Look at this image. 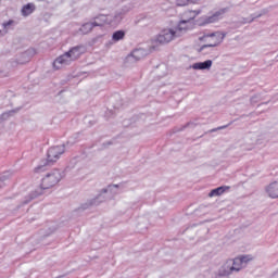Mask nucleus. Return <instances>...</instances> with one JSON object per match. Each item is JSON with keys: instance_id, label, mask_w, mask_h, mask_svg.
Listing matches in <instances>:
<instances>
[{"instance_id": "nucleus-1", "label": "nucleus", "mask_w": 278, "mask_h": 278, "mask_svg": "<svg viewBox=\"0 0 278 278\" xmlns=\"http://www.w3.org/2000/svg\"><path fill=\"white\" fill-rule=\"evenodd\" d=\"M64 178V172L60 169H53L51 173H48L46 177L41 179L40 189L31 191L22 202V205H27L34 201V199H38L42 194V190H49L53 188V186H58L60 181Z\"/></svg>"}, {"instance_id": "nucleus-2", "label": "nucleus", "mask_w": 278, "mask_h": 278, "mask_svg": "<svg viewBox=\"0 0 278 278\" xmlns=\"http://www.w3.org/2000/svg\"><path fill=\"white\" fill-rule=\"evenodd\" d=\"M64 153H66V144L64 143L61 146H53L49 148L46 161L43 162V164L35 168V173H42L46 166H53V164H55V162H58V160H60V157H62Z\"/></svg>"}, {"instance_id": "nucleus-3", "label": "nucleus", "mask_w": 278, "mask_h": 278, "mask_svg": "<svg viewBox=\"0 0 278 278\" xmlns=\"http://www.w3.org/2000/svg\"><path fill=\"white\" fill-rule=\"evenodd\" d=\"M81 49H84V46L73 47L70 51L56 58L54 64H65V66H68L71 62H76V60H79V58L84 55V51H81Z\"/></svg>"}, {"instance_id": "nucleus-4", "label": "nucleus", "mask_w": 278, "mask_h": 278, "mask_svg": "<svg viewBox=\"0 0 278 278\" xmlns=\"http://www.w3.org/2000/svg\"><path fill=\"white\" fill-rule=\"evenodd\" d=\"M227 12H229V8H223L210 16L204 15L200 17V25H210L212 23H218V21H220L225 16V14H227Z\"/></svg>"}, {"instance_id": "nucleus-5", "label": "nucleus", "mask_w": 278, "mask_h": 278, "mask_svg": "<svg viewBox=\"0 0 278 278\" xmlns=\"http://www.w3.org/2000/svg\"><path fill=\"white\" fill-rule=\"evenodd\" d=\"M226 36L227 34L220 33V31L204 35L203 38H214L215 40L212 43L203 45L199 49V53H201L202 51H205V49H214V47H218V45H220L223 40H225Z\"/></svg>"}, {"instance_id": "nucleus-6", "label": "nucleus", "mask_w": 278, "mask_h": 278, "mask_svg": "<svg viewBox=\"0 0 278 278\" xmlns=\"http://www.w3.org/2000/svg\"><path fill=\"white\" fill-rule=\"evenodd\" d=\"M125 10H121L115 12L114 15H106L108 16V21H109V25L111 27H116L118 25H121V22L125 18Z\"/></svg>"}, {"instance_id": "nucleus-7", "label": "nucleus", "mask_w": 278, "mask_h": 278, "mask_svg": "<svg viewBox=\"0 0 278 278\" xmlns=\"http://www.w3.org/2000/svg\"><path fill=\"white\" fill-rule=\"evenodd\" d=\"M110 190V188L108 187V189H102L100 194H98L94 199L87 201L85 204L81 205V210H88V207H92V205H99L101 203H103L104 198L101 199V194H108V191Z\"/></svg>"}, {"instance_id": "nucleus-8", "label": "nucleus", "mask_w": 278, "mask_h": 278, "mask_svg": "<svg viewBox=\"0 0 278 278\" xmlns=\"http://www.w3.org/2000/svg\"><path fill=\"white\" fill-rule=\"evenodd\" d=\"M175 38V30L173 29H165L163 30L156 38L160 45H168Z\"/></svg>"}, {"instance_id": "nucleus-9", "label": "nucleus", "mask_w": 278, "mask_h": 278, "mask_svg": "<svg viewBox=\"0 0 278 278\" xmlns=\"http://www.w3.org/2000/svg\"><path fill=\"white\" fill-rule=\"evenodd\" d=\"M233 267L231 265V263L228 261H226L223 266L218 269L217 271V276L216 278H220V277H229V275H233Z\"/></svg>"}, {"instance_id": "nucleus-10", "label": "nucleus", "mask_w": 278, "mask_h": 278, "mask_svg": "<svg viewBox=\"0 0 278 278\" xmlns=\"http://www.w3.org/2000/svg\"><path fill=\"white\" fill-rule=\"evenodd\" d=\"M144 58V50L142 49H135L130 54L127 55V62H140Z\"/></svg>"}, {"instance_id": "nucleus-11", "label": "nucleus", "mask_w": 278, "mask_h": 278, "mask_svg": "<svg viewBox=\"0 0 278 278\" xmlns=\"http://www.w3.org/2000/svg\"><path fill=\"white\" fill-rule=\"evenodd\" d=\"M191 68L194 71H210L212 68V60L194 63Z\"/></svg>"}, {"instance_id": "nucleus-12", "label": "nucleus", "mask_w": 278, "mask_h": 278, "mask_svg": "<svg viewBox=\"0 0 278 278\" xmlns=\"http://www.w3.org/2000/svg\"><path fill=\"white\" fill-rule=\"evenodd\" d=\"M266 192L270 199H278V182L274 181L266 187Z\"/></svg>"}, {"instance_id": "nucleus-13", "label": "nucleus", "mask_w": 278, "mask_h": 278, "mask_svg": "<svg viewBox=\"0 0 278 278\" xmlns=\"http://www.w3.org/2000/svg\"><path fill=\"white\" fill-rule=\"evenodd\" d=\"M265 14H268V10L263 9L257 14H251V18L242 17L241 24L247 25V23H253V21H255V18H262V16H265Z\"/></svg>"}, {"instance_id": "nucleus-14", "label": "nucleus", "mask_w": 278, "mask_h": 278, "mask_svg": "<svg viewBox=\"0 0 278 278\" xmlns=\"http://www.w3.org/2000/svg\"><path fill=\"white\" fill-rule=\"evenodd\" d=\"M93 26L94 27H103V25H109L108 15L100 14L93 17Z\"/></svg>"}, {"instance_id": "nucleus-15", "label": "nucleus", "mask_w": 278, "mask_h": 278, "mask_svg": "<svg viewBox=\"0 0 278 278\" xmlns=\"http://www.w3.org/2000/svg\"><path fill=\"white\" fill-rule=\"evenodd\" d=\"M231 187L229 186H222V187H217L213 190L210 191L208 197H220L223 194H225V192H227V190H230Z\"/></svg>"}, {"instance_id": "nucleus-16", "label": "nucleus", "mask_w": 278, "mask_h": 278, "mask_svg": "<svg viewBox=\"0 0 278 278\" xmlns=\"http://www.w3.org/2000/svg\"><path fill=\"white\" fill-rule=\"evenodd\" d=\"M34 12H36V4L34 3H27L21 10L22 16H29L34 14Z\"/></svg>"}, {"instance_id": "nucleus-17", "label": "nucleus", "mask_w": 278, "mask_h": 278, "mask_svg": "<svg viewBox=\"0 0 278 278\" xmlns=\"http://www.w3.org/2000/svg\"><path fill=\"white\" fill-rule=\"evenodd\" d=\"M233 268V273H240L244 266L242 265V261H240L239 257H236L235 260H228Z\"/></svg>"}, {"instance_id": "nucleus-18", "label": "nucleus", "mask_w": 278, "mask_h": 278, "mask_svg": "<svg viewBox=\"0 0 278 278\" xmlns=\"http://www.w3.org/2000/svg\"><path fill=\"white\" fill-rule=\"evenodd\" d=\"M201 0H176L177 8H186V5H197Z\"/></svg>"}, {"instance_id": "nucleus-19", "label": "nucleus", "mask_w": 278, "mask_h": 278, "mask_svg": "<svg viewBox=\"0 0 278 278\" xmlns=\"http://www.w3.org/2000/svg\"><path fill=\"white\" fill-rule=\"evenodd\" d=\"M94 27L96 26H94L93 22H87L80 26L79 31H81L84 35L90 34V31H92V29H94Z\"/></svg>"}, {"instance_id": "nucleus-20", "label": "nucleus", "mask_w": 278, "mask_h": 278, "mask_svg": "<svg viewBox=\"0 0 278 278\" xmlns=\"http://www.w3.org/2000/svg\"><path fill=\"white\" fill-rule=\"evenodd\" d=\"M20 110L21 109H15V110H11V111H7V112L2 113L0 115V125H1V123H3V121H8V118H10V116H14V114H17V112Z\"/></svg>"}, {"instance_id": "nucleus-21", "label": "nucleus", "mask_w": 278, "mask_h": 278, "mask_svg": "<svg viewBox=\"0 0 278 278\" xmlns=\"http://www.w3.org/2000/svg\"><path fill=\"white\" fill-rule=\"evenodd\" d=\"M124 39H125V30H116L112 35V40H114V42H118L119 40H124Z\"/></svg>"}, {"instance_id": "nucleus-22", "label": "nucleus", "mask_w": 278, "mask_h": 278, "mask_svg": "<svg viewBox=\"0 0 278 278\" xmlns=\"http://www.w3.org/2000/svg\"><path fill=\"white\" fill-rule=\"evenodd\" d=\"M253 257L251 255H241L239 256V261L241 262L243 268H247V264L251 262Z\"/></svg>"}, {"instance_id": "nucleus-23", "label": "nucleus", "mask_w": 278, "mask_h": 278, "mask_svg": "<svg viewBox=\"0 0 278 278\" xmlns=\"http://www.w3.org/2000/svg\"><path fill=\"white\" fill-rule=\"evenodd\" d=\"M14 25H16V22H14V20H9L8 22H3L2 27L8 30L11 29V27H14Z\"/></svg>"}, {"instance_id": "nucleus-24", "label": "nucleus", "mask_w": 278, "mask_h": 278, "mask_svg": "<svg viewBox=\"0 0 278 278\" xmlns=\"http://www.w3.org/2000/svg\"><path fill=\"white\" fill-rule=\"evenodd\" d=\"M187 25H188V21H185V20L180 21L177 26L178 31H186V29H188Z\"/></svg>"}, {"instance_id": "nucleus-25", "label": "nucleus", "mask_w": 278, "mask_h": 278, "mask_svg": "<svg viewBox=\"0 0 278 278\" xmlns=\"http://www.w3.org/2000/svg\"><path fill=\"white\" fill-rule=\"evenodd\" d=\"M233 122H230L229 124L227 125H224V126H219L217 128H213L211 130H208V134H214L215 131H220V129H227V127H229L230 125H232Z\"/></svg>"}, {"instance_id": "nucleus-26", "label": "nucleus", "mask_w": 278, "mask_h": 278, "mask_svg": "<svg viewBox=\"0 0 278 278\" xmlns=\"http://www.w3.org/2000/svg\"><path fill=\"white\" fill-rule=\"evenodd\" d=\"M31 53H34V50H26L25 52L22 53V58H27L26 62H29V60H31V58H29Z\"/></svg>"}, {"instance_id": "nucleus-27", "label": "nucleus", "mask_w": 278, "mask_h": 278, "mask_svg": "<svg viewBox=\"0 0 278 278\" xmlns=\"http://www.w3.org/2000/svg\"><path fill=\"white\" fill-rule=\"evenodd\" d=\"M5 181H7L5 176H1L0 177V190L2 188H5V186L8 185V184H5Z\"/></svg>"}, {"instance_id": "nucleus-28", "label": "nucleus", "mask_w": 278, "mask_h": 278, "mask_svg": "<svg viewBox=\"0 0 278 278\" xmlns=\"http://www.w3.org/2000/svg\"><path fill=\"white\" fill-rule=\"evenodd\" d=\"M187 127H197V124L194 122H188L181 129H187Z\"/></svg>"}, {"instance_id": "nucleus-29", "label": "nucleus", "mask_w": 278, "mask_h": 278, "mask_svg": "<svg viewBox=\"0 0 278 278\" xmlns=\"http://www.w3.org/2000/svg\"><path fill=\"white\" fill-rule=\"evenodd\" d=\"M111 144H113V142L112 141H108V142L103 143V147H104V149H106V147H110Z\"/></svg>"}, {"instance_id": "nucleus-30", "label": "nucleus", "mask_w": 278, "mask_h": 278, "mask_svg": "<svg viewBox=\"0 0 278 278\" xmlns=\"http://www.w3.org/2000/svg\"><path fill=\"white\" fill-rule=\"evenodd\" d=\"M109 188H119V185H109Z\"/></svg>"}, {"instance_id": "nucleus-31", "label": "nucleus", "mask_w": 278, "mask_h": 278, "mask_svg": "<svg viewBox=\"0 0 278 278\" xmlns=\"http://www.w3.org/2000/svg\"><path fill=\"white\" fill-rule=\"evenodd\" d=\"M195 12V14H201V11H194Z\"/></svg>"}]
</instances>
